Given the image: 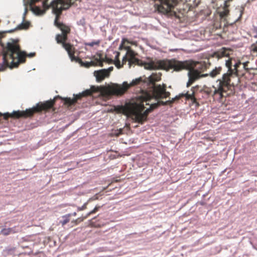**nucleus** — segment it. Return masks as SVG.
<instances>
[{
    "label": "nucleus",
    "instance_id": "39448f33",
    "mask_svg": "<svg viewBox=\"0 0 257 257\" xmlns=\"http://www.w3.org/2000/svg\"><path fill=\"white\" fill-rule=\"evenodd\" d=\"M54 103V100H48L43 103H42L41 105L37 104L36 107L27 109L25 111H14L10 115L16 118L30 116L32 115L34 112L51 108L53 106Z\"/></svg>",
    "mask_w": 257,
    "mask_h": 257
},
{
    "label": "nucleus",
    "instance_id": "2eb2a0df",
    "mask_svg": "<svg viewBox=\"0 0 257 257\" xmlns=\"http://www.w3.org/2000/svg\"><path fill=\"white\" fill-rule=\"evenodd\" d=\"M99 43H100V41L97 40V41H95L87 43H86L85 45L87 46H90V47H93L94 45H98Z\"/></svg>",
    "mask_w": 257,
    "mask_h": 257
},
{
    "label": "nucleus",
    "instance_id": "9d476101",
    "mask_svg": "<svg viewBox=\"0 0 257 257\" xmlns=\"http://www.w3.org/2000/svg\"><path fill=\"white\" fill-rule=\"evenodd\" d=\"M221 69L222 68L221 67H215L210 71L209 73H207L208 74V76H209L212 78H214L220 73Z\"/></svg>",
    "mask_w": 257,
    "mask_h": 257
},
{
    "label": "nucleus",
    "instance_id": "b1692460",
    "mask_svg": "<svg viewBox=\"0 0 257 257\" xmlns=\"http://www.w3.org/2000/svg\"><path fill=\"white\" fill-rule=\"evenodd\" d=\"M35 53H30L27 56L29 57H32L35 55Z\"/></svg>",
    "mask_w": 257,
    "mask_h": 257
},
{
    "label": "nucleus",
    "instance_id": "6ab92c4d",
    "mask_svg": "<svg viewBox=\"0 0 257 257\" xmlns=\"http://www.w3.org/2000/svg\"><path fill=\"white\" fill-rule=\"evenodd\" d=\"M185 96L188 99H192V94H188L187 93L186 94H182L181 96Z\"/></svg>",
    "mask_w": 257,
    "mask_h": 257
},
{
    "label": "nucleus",
    "instance_id": "412c9836",
    "mask_svg": "<svg viewBox=\"0 0 257 257\" xmlns=\"http://www.w3.org/2000/svg\"><path fill=\"white\" fill-rule=\"evenodd\" d=\"M113 70V67H110L106 70L108 71V76L109 75V73Z\"/></svg>",
    "mask_w": 257,
    "mask_h": 257
},
{
    "label": "nucleus",
    "instance_id": "a878e982",
    "mask_svg": "<svg viewBox=\"0 0 257 257\" xmlns=\"http://www.w3.org/2000/svg\"><path fill=\"white\" fill-rule=\"evenodd\" d=\"M180 96H181L180 95H179V96H176L174 98H173V99H172V100L171 101V102H172L173 101H174V100H175V99H179V98L180 97Z\"/></svg>",
    "mask_w": 257,
    "mask_h": 257
},
{
    "label": "nucleus",
    "instance_id": "0eeeda50",
    "mask_svg": "<svg viewBox=\"0 0 257 257\" xmlns=\"http://www.w3.org/2000/svg\"><path fill=\"white\" fill-rule=\"evenodd\" d=\"M231 1V0H225L224 1V7L222 9L218 11V14L219 15L220 19H221L220 26H223L224 28L227 27L228 25H232L233 23H235L236 22L238 21L242 16L243 11L244 10V8L243 7L239 8L238 10V12H239V16L238 18L237 19H236V20L233 23L229 24L226 21V17L228 16L229 14V10L227 9L228 6L227 5V3L228 2Z\"/></svg>",
    "mask_w": 257,
    "mask_h": 257
},
{
    "label": "nucleus",
    "instance_id": "423d86ee",
    "mask_svg": "<svg viewBox=\"0 0 257 257\" xmlns=\"http://www.w3.org/2000/svg\"><path fill=\"white\" fill-rule=\"evenodd\" d=\"M160 4L158 6L159 13L168 16H176V12L173 10L174 5L178 0H158Z\"/></svg>",
    "mask_w": 257,
    "mask_h": 257
},
{
    "label": "nucleus",
    "instance_id": "4be33fe9",
    "mask_svg": "<svg viewBox=\"0 0 257 257\" xmlns=\"http://www.w3.org/2000/svg\"><path fill=\"white\" fill-rule=\"evenodd\" d=\"M240 64V62L239 63H236L234 65V70H236V69L237 68V67L238 66V65Z\"/></svg>",
    "mask_w": 257,
    "mask_h": 257
},
{
    "label": "nucleus",
    "instance_id": "9b49d317",
    "mask_svg": "<svg viewBox=\"0 0 257 257\" xmlns=\"http://www.w3.org/2000/svg\"><path fill=\"white\" fill-rule=\"evenodd\" d=\"M28 27V25L26 23H22L21 24H19L16 28H15L14 29H11L10 30L6 31V33H12L14 32L15 31L18 30V29H26Z\"/></svg>",
    "mask_w": 257,
    "mask_h": 257
},
{
    "label": "nucleus",
    "instance_id": "cd10ccee",
    "mask_svg": "<svg viewBox=\"0 0 257 257\" xmlns=\"http://www.w3.org/2000/svg\"><path fill=\"white\" fill-rule=\"evenodd\" d=\"M119 55V53H118V52H117V54H116V57H116V58H117L118 57Z\"/></svg>",
    "mask_w": 257,
    "mask_h": 257
},
{
    "label": "nucleus",
    "instance_id": "6e6552de",
    "mask_svg": "<svg viewBox=\"0 0 257 257\" xmlns=\"http://www.w3.org/2000/svg\"><path fill=\"white\" fill-rule=\"evenodd\" d=\"M234 73V72H229L222 75L221 79H218L219 81L218 88L217 90H215L214 93H219L221 95L223 91V87H228L230 83V76Z\"/></svg>",
    "mask_w": 257,
    "mask_h": 257
},
{
    "label": "nucleus",
    "instance_id": "f3484780",
    "mask_svg": "<svg viewBox=\"0 0 257 257\" xmlns=\"http://www.w3.org/2000/svg\"><path fill=\"white\" fill-rule=\"evenodd\" d=\"M11 229V233H14L19 231V229H16V227L10 228Z\"/></svg>",
    "mask_w": 257,
    "mask_h": 257
},
{
    "label": "nucleus",
    "instance_id": "ddd939ff",
    "mask_svg": "<svg viewBox=\"0 0 257 257\" xmlns=\"http://www.w3.org/2000/svg\"><path fill=\"white\" fill-rule=\"evenodd\" d=\"M225 65L228 68L229 72H233V70L231 69L232 63L230 60H226Z\"/></svg>",
    "mask_w": 257,
    "mask_h": 257
},
{
    "label": "nucleus",
    "instance_id": "1a4fd4ad",
    "mask_svg": "<svg viewBox=\"0 0 257 257\" xmlns=\"http://www.w3.org/2000/svg\"><path fill=\"white\" fill-rule=\"evenodd\" d=\"M94 75L96 77V81L100 82L105 77H108V71L106 69H103L94 72Z\"/></svg>",
    "mask_w": 257,
    "mask_h": 257
},
{
    "label": "nucleus",
    "instance_id": "393cba45",
    "mask_svg": "<svg viewBox=\"0 0 257 257\" xmlns=\"http://www.w3.org/2000/svg\"><path fill=\"white\" fill-rule=\"evenodd\" d=\"M252 51L253 52H257V47L254 46L253 48H252Z\"/></svg>",
    "mask_w": 257,
    "mask_h": 257
},
{
    "label": "nucleus",
    "instance_id": "f8f14e48",
    "mask_svg": "<svg viewBox=\"0 0 257 257\" xmlns=\"http://www.w3.org/2000/svg\"><path fill=\"white\" fill-rule=\"evenodd\" d=\"M71 215V214L70 213L63 215L62 216L63 220L60 221V223H61L62 226L67 223L70 220L69 217Z\"/></svg>",
    "mask_w": 257,
    "mask_h": 257
},
{
    "label": "nucleus",
    "instance_id": "20e7f679",
    "mask_svg": "<svg viewBox=\"0 0 257 257\" xmlns=\"http://www.w3.org/2000/svg\"><path fill=\"white\" fill-rule=\"evenodd\" d=\"M26 56V52L21 51L16 42H8L3 53V62L0 64V71L7 68L11 69L17 67L20 63L24 62Z\"/></svg>",
    "mask_w": 257,
    "mask_h": 257
},
{
    "label": "nucleus",
    "instance_id": "dca6fc26",
    "mask_svg": "<svg viewBox=\"0 0 257 257\" xmlns=\"http://www.w3.org/2000/svg\"><path fill=\"white\" fill-rule=\"evenodd\" d=\"M81 63H82V64L83 65H84V66H85L86 67H89L91 66L94 65V63L93 61L86 62L85 63H83L81 61Z\"/></svg>",
    "mask_w": 257,
    "mask_h": 257
},
{
    "label": "nucleus",
    "instance_id": "5701e85b",
    "mask_svg": "<svg viewBox=\"0 0 257 257\" xmlns=\"http://www.w3.org/2000/svg\"><path fill=\"white\" fill-rule=\"evenodd\" d=\"M248 62H244L243 63V68L245 69H247V68H246V66L247 65V64H248Z\"/></svg>",
    "mask_w": 257,
    "mask_h": 257
},
{
    "label": "nucleus",
    "instance_id": "c756f323",
    "mask_svg": "<svg viewBox=\"0 0 257 257\" xmlns=\"http://www.w3.org/2000/svg\"><path fill=\"white\" fill-rule=\"evenodd\" d=\"M26 13H27V9H25V13H24V15L26 14Z\"/></svg>",
    "mask_w": 257,
    "mask_h": 257
},
{
    "label": "nucleus",
    "instance_id": "f03ea898",
    "mask_svg": "<svg viewBox=\"0 0 257 257\" xmlns=\"http://www.w3.org/2000/svg\"><path fill=\"white\" fill-rule=\"evenodd\" d=\"M127 54L130 57L128 63L131 66L132 64L144 66L147 70H155L162 69L167 71L173 69L174 71H180L185 69L188 70V81L187 86H190L195 81L201 77L208 76V74H201L202 71L205 68L204 65L202 63L192 60L185 61L184 62L177 61L174 59L170 60H159L143 61L135 57L134 52L129 50Z\"/></svg>",
    "mask_w": 257,
    "mask_h": 257
},
{
    "label": "nucleus",
    "instance_id": "7ed1b4c3",
    "mask_svg": "<svg viewBox=\"0 0 257 257\" xmlns=\"http://www.w3.org/2000/svg\"><path fill=\"white\" fill-rule=\"evenodd\" d=\"M141 81V78H136L128 84L127 82H123L122 84H118L113 83L107 86H92L90 89H86L79 94L76 95L74 99L66 98L65 102L69 105L74 104L77 99H80L82 96L90 95L93 92H99L100 94L105 97H109L110 95H121L131 86H134L136 84Z\"/></svg>",
    "mask_w": 257,
    "mask_h": 257
},
{
    "label": "nucleus",
    "instance_id": "a211bd4d",
    "mask_svg": "<svg viewBox=\"0 0 257 257\" xmlns=\"http://www.w3.org/2000/svg\"><path fill=\"white\" fill-rule=\"evenodd\" d=\"M99 208V207L96 206L92 211H91L90 212H89L87 214L88 215H89L91 214L95 213L96 211L98 210V209Z\"/></svg>",
    "mask_w": 257,
    "mask_h": 257
},
{
    "label": "nucleus",
    "instance_id": "c85d7f7f",
    "mask_svg": "<svg viewBox=\"0 0 257 257\" xmlns=\"http://www.w3.org/2000/svg\"><path fill=\"white\" fill-rule=\"evenodd\" d=\"M34 2H38L39 0H32Z\"/></svg>",
    "mask_w": 257,
    "mask_h": 257
},
{
    "label": "nucleus",
    "instance_id": "bb28decb",
    "mask_svg": "<svg viewBox=\"0 0 257 257\" xmlns=\"http://www.w3.org/2000/svg\"><path fill=\"white\" fill-rule=\"evenodd\" d=\"M71 214L73 215V216H76V212H74L72 214Z\"/></svg>",
    "mask_w": 257,
    "mask_h": 257
},
{
    "label": "nucleus",
    "instance_id": "f257e3e1",
    "mask_svg": "<svg viewBox=\"0 0 257 257\" xmlns=\"http://www.w3.org/2000/svg\"><path fill=\"white\" fill-rule=\"evenodd\" d=\"M136 84H141L147 87L141 90V93L138 96L139 101L133 104L127 110V115L138 123H143L146 119L148 114L160 105H166L171 101L159 100L165 98L170 95V93L166 90V85L156 84V82L161 79V74L153 73L148 78L146 82L143 80Z\"/></svg>",
    "mask_w": 257,
    "mask_h": 257
},
{
    "label": "nucleus",
    "instance_id": "7c9ffc66",
    "mask_svg": "<svg viewBox=\"0 0 257 257\" xmlns=\"http://www.w3.org/2000/svg\"><path fill=\"white\" fill-rule=\"evenodd\" d=\"M77 221V219L74 221V222H76Z\"/></svg>",
    "mask_w": 257,
    "mask_h": 257
},
{
    "label": "nucleus",
    "instance_id": "aec40b11",
    "mask_svg": "<svg viewBox=\"0 0 257 257\" xmlns=\"http://www.w3.org/2000/svg\"><path fill=\"white\" fill-rule=\"evenodd\" d=\"M85 208H86V205L84 204L83 205H82L81 207H78L77 208V210L78 211H81V210H84Z\"/></svg>",
    "mask_w": 257,
    "mask_h": 257
},
{
    "label": "nucleus",
    "instance_id": "4468645a",
    "mask_svg": "<svg viewBox=\"0 0 257 257\" xmlns=\"http://www.w3.org/2000/svg\"><path fill=\"white\" fill-rule=\"evenodd\" d=\"M1 233L3 234L4 235H8L11 234V229L10 228H3L1 231Z\"/></svg>",
    "mask_w": 257,
    "mask_h": 257
}]
</instances>
